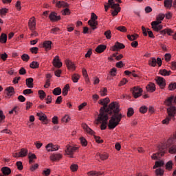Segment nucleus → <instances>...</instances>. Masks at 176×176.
I'll list each match as a JSON object with an SVG mask.
<instances>
[{
	"mask_svg": "<svg viewBox=\"0 0 176 176\" xmlns=\"http://www.w3.org/2000/svg\"><path fill=\"white\" fill-rule=\"evenodd\" d=\"M80 78V76L78 74H74L72 76V80L74 83H78V80Z\"/></svg>",
	"mask_w": 176,
	"mask_h": 176,
	"instance_id": "nucleus-39",
	"label": "nucleus"
},
{
	"mask_svg": "<svg viewBox=\"0 0 176 176\" xmlns=\"http://www.w3.org/2000/svg\"><path fill=\"white\" fill-rule=\"evenodd\" d=\"M79 150V147L76 146H71L67 144L66 146V148L65 149V155L70 156V157H74L72 155H74V152Z\"/></svg>",
	"mask_w": 176,
	"mask_h": 176,
	"instance_id": "nucleus-4",
	"label": "nucleus"
},
{
	"mask_svg": "<svg viewBox=\"0 0 176 176\" xmlns=\"http://www.w3.org/2000/svg\"><path fill=\"white\" fill-rule=\"evenodd\" d=\"M52 43L51 41H45L43 43V47L45 49L46 52H49V50H52Z\"/></svg>",
	"mask_w": 176,
	"mask_h": 176,
	"instance_id": "nucleus-18",
	"label": "nucleus"
},
{
	"mask_svg": "<svg viewBox=\"0 0 176 176\" xmlns=\"http://www.w3.org/2000/svg\"><path fill=\"white\" fill-rule=\"evenodd\" d=\"M45 149L47 152H56L60 149V146L57 144H53V143H50L45 146Z\"/></svg>",
	"mask_w": 176,
	"mask_h": 176,
	"instance_id": "nucleus-7",
	"label": "nucleus"
},
{
	"mask_svg": "<svg viewBox=\"0 0 176 176\" xmlns=\"http://www.w3.org/2000/svg\"><path fill=\"white\" fill-rule=\"evenodd\" d=\"M155 173L157 176H162L164 174V170L162 169V168H158L155 170Z\"/></svg>",
	"mask_w": 176,
	"mask_h": 176,
	"instance_id": "nucleus-41",
	"label": "nucleus"
},
{
	"mask_svg": "<svg viewBox=\"0 0 176 176\" xmlns=\"http://www.w3.org/2000/svg\"><path fill=\"white\" fill-rule=\"evenodd\" d=\"M30 68L32 69H36L37 68H39V63L38 61H32L30 65Z\"/></svg>",
	"mask_w": 176,
	"mask_h": 176,
	"instance_id": "nucleus-40",
	"label": "nucleus"
},
{
	"mask_svg": "<svg viewBox=\"0 0 176 176\" xmlns=\"http://www.w3.org/2000/svg\"><path fill=\"white\" fill-rule=\"evenodd\" d=\"M155 82L161 89L166 87V79L163 78V77H157Z\"/></svg>",
	"mask_w": 176,
	"mask_h": 176,
	"instance_id": "nucleus-12",
	"label": "nucleus"
},
{
	"mask_svg": "<svg viewBox=\"0 0 176 176\" xmlns=\"http://www.w3.org/2000/svg\"><path fill=\"white\" fill-rule=\"evenodd\" d=\"M166 170H168V171H171V170H173V161L170 160L168 161L166 165Z\"/></svg>",
	"mask_w": 176,
	"mask_h": 176,
	"instance_id": "nucleus-42",
	"label": "nucleus"
},
{
	"mask_svg": "<svg viewBox=\"0 0 176 176\" xmlns=\"http://www.w3.org/2000/svg\"><path fill=\"white\" fill-rule=\"evenodd\" d=\"M79 168V166H78V164H72L70 166V170L72 171V173H76V171H78Z\"/></svg>",
	"mask_w": 176,
	"mask_h": 176,
	"instance_id": "nucleus-43",
	"label": "nucleus"
},
{
	"mask_svg": "<svg viewBox=\"0 0 176 176\" xmlns=\"http://www.w3.org/2000/svg\"><path fill=\"white\" fill-rule=\"evenodd\" d=\"M34 145H35L36 149H41V148H42V146H43V143H42L39 141H37V142H34Z\"/></svg>",
	"mask_w": 176,
	"mask_h": 176,
	"instance_id": "nucleus-56",
	"label": "nucleus"
},
{
	"mask_svg": "<svg viewBox=\"0 0 176 176\" xmlns=\"http://www.w3.org/2000/svg\"><path fill=\"white\" fill-rule=\"evenodd\" d=\"M175 89H176V82L170 83L168 85V90L173 91V90H175Z\"/></svg>",
	"mask_w": 176,
	"mask_h": 176,
	"instance_id": "nucleus-61",
	"label": "nucleus"
},
{
	"mask_svg": "<svg viewBox=\"0 0 176 176\" xmlns=\"http://www.w3.org/2000/svg\"><path fill=\"white\" fill-rule=\"evenodd\" d=\"M104 35L105 36L107 39H111V38L112 36L111 34V30H107V31L104 32Z\"/></svg>",
	"mask_w": 176,
	"mask_h": 176,
	"instance_id": "nucleus-57",
	"label": "nucleus"
},
{
	"mask_svg": "<svg viewBox=\"0 0 176 176\" xmlns=\"http://www.w3.org/2000/svg\"><path fill=\"white\" fill-rule=\"evenodd\" d=\"M8 41V35L5 33H2L0 36V43H6Z\"/></svg>",
	"mask_w": 176,
	"mask_h": 176,
	"instance_id": "nucleus-34",
	"label": "nucleus"
},
{
	"mask_svg": "<svg viewBox=\"0 0 176 176\" xmlns=\"http://www.w3.org/2000/svg\"><path fill=\"white\" fill-rule=\"evenodd\" d=\"M65 61L67 68V69H69V71H72V72H74V71L76 69V65L71 60L66 59Z\"/></svg>",
	"mask_w": 176,
	"mask_h": 176,
	"instance_id": "nucleus-10",
	"label": "nucleus"
},
{
	"mask_svg": "<svg viewBox=\"0 0 176 176\" xmlns=\"http://www.w3.org/2000/svg\"><path fill=\"white\" fill-rule=\"evenodd\" d=\"M6 91L8 97H12L14 94V88L13 87H8L6 89Z\"/></svg>",
	"mask_w": 176,
	"mask_h": 176,
	"instance_id": "nucleus-25",
	"label": "nucleus"
},
{
	"mask_svg": "<svg viewBox=\"0 0 176 176\" xmlns=\"http://www.w3.org/2000/svg\"><path fill=\"white\" fill-rule=\"evenodd\" d=\"M87 175L88 176H100V175H102V173L101 172L91 170V171L87 173Z\"/></svg>",
	"mask_w": 176,
	"mask_h": 176,
	"instance_id": "nucleus-35",
	"label": "nucleus"
},
{
	"mask_svg": "<svg viewBox=\"0 0 176 176\" xmlns=\"http://www.w3.org/2000/svg\"><path fill=\"white\" fill-rule=\"evenodd\" d=\"M21 60H23V61H28L30 60V56L27 54H23L21 56Z\"/></svg>",
	"mask_w": 176,
	"mask_h": 176,
	"instance_id": "nucleus-52",
	"label": "nucleus"
},
{
	"mask_svg": "<svg viewBox=\"0 0 176 176\" xmlns=\"http://www.w3.org/2000/svg\"><path fill=\"white\" fill-rule=\"evenodd\" d=\"M28 27L30 31H35L36 28V21L35 20V18L34 16L31 17L29 19Z\"/></svg>",
	"mask_w": 176,
	"mask_h": 176,
	"instance_id": "nucleus-11",
	"label": "nucleus"
},
{
	"mask_svg": "<svg viewBox=\"0 0 176 176\" xmlns=\"http://www.w3.org/2000/svg\"><path fill=\"white\" fill-rule=\"evenodd\" d=\"M63 16H69L71 14V12L69 11V9L65 8L61 12Z\"/></svg>",
	"mask_w": 176,
	"mask_h": 176,
	"instance_id": "nucleus-54",
	"label": "nucleus"
},
{
	"mask_svg": "<svg viewBox=\"0 0 176 176\" xmlns=\"http://www.w3.org/2000/svg\"><path fill=\"white\" fill-rule=\"evenodd\" d=\"M96 156H98L100 160H107L108 157H109V154L104 153L103 154H97Z\"/></svg>",
	"mask_w": 176,
	"mask_h": 176,
	"instance_id": "nucleus-33",
	"label": "nucleus"
},
{
	"mask_svg": "<svg viewBox=\"0 0 176 176\" xmlns=\"http://www.w3.org/2000/svg\"><path fill=\"white\" fill-rule=\"evenodd\" d=\"M16 164L18 170L21 171V170H23V162H21V161H19V162H16Z\"/></svg>",
	"mask_w": 176,
	"mask_h": 176,
	"instance_id": "nucleus-59",
	"label": "nucleus"
},
{
	"mask_svg": "<svg viewBox=\"0 0 176 176\" xmlns=\"http://www.w3.org/2000/svg\"><path fill=\"white\" fill-rule=\"evenodd\" d=\"M38 93L40 100H43L46 97V93L43 90H38Z\"/></svg>",
	"mask_w": 176,
	"mask_h": 176,
	"instance_id": "nucleus-47",
	"label": "nucleus"
},
{
	"mask_svg": "<svg viewBox=\"0 0 176 176\" xmlns=\"http://www.w3.org/2000/svg\"><path fill=\"white\" fill-rule=\"evenodd\" d=\"M171 119L173 118L168 116L164 120L162 121V124H168Z\"/></svg>",
	"mask_w": 176,
	"mask_h": 176,
	"instance_id": "nucleus-51",
	"label": "nucleus"
},
{
	"mask_svg": "<svg viewBox=\"0 0 176 176\" xmlns=\"http://www.w3.org/2000/svg\"><path fill=\"white\" fill-rule=\"evenodd\" d=\"M167 113L169 118H171L173 120H175L176 116V107L175 106H170L167 108Z\"/></svg>",
	"mask_w": 176,
	"mask_h": 176,
	"instance_id": "nucleus-6",
	"label": "nucleus"
},
{
	"mask_svg": "<svg viewBox=\"0 0 176 176\" xmlns=\"http://www.w3.org/2000/svg\"><path fill=\"white\" fill-rule=\"evenodd\" d=\"M126 115H127L128 118H131V116H133V115H134V109H133L131 107L129 108Z\"/></svg>",
	"mask_w": 176,
	"mask_h": 176,
	"instance_id": "nucleus-50",
	"label": "nucleus"
},
{
	"mask_svg": "<svg viewBox=\"0 0 176 176\" xmlns=\"http://www.w3.org/2000/svg\"><path fill=\"white\" fill-rule=\"evenodd\" d=\"M109 3H110L111 9H113V10H119V12H120L121 8L120 5H119V3H115L113 0H109Z\"/></svg>",
	"mask_w": 176,
	"mask_h": 176,
	"instance_id": "nucleus-19",
	"label": "nucleus"
},
{
	"mask_svg": "<svg viewBox=\"0 0 176 176\" xmlns=\"http://www.w3.org/2000/svg\"><path fill=\"white\" fill-rule=\"evenodd\" d=\"M168 152H169V153H170V155H175V153H176V145H173L171 147H170L169 149H168Z\"/></svg>",
	"mask_w": 176,
	"mask_h": 176,
	"instance_id": "nucleus-48",
	"label": "nucleus"
},
{
	"mask_svg": "<svg viewBox=\"0 0 176 176\" xmlns=\"http://www.w3.org/2000/svg\"><path fill=\"white\" fill-rule=\"evenodd\" d=\"M82 127L83 130H85V131L86 133H87V134H90L91 135H94V131H93L91 129H90V127H89V126H87V124H82Z\"/></svg>",
	"mask_w": 176,
	"mask_h": 176,
	"instance_id": "nucleus-21",
	"label": "nucleus"
},
{
	"mask_svg": "<svg viewBox=\"0 0 176 176\" xmlns=\"http://www.w3.org/2000/svg\"><path fill=\"white\" fill-rule=\"evenodd\" d=\"M80 140V144L82 146H83L84 148H86V146H87V140H86V138H85V137H80L79 138Z\"/></svg>",
	"mask_w": 176,
	"mask_h": 176,
	"instance_id": "nucleus-31",
	"label": "nucleus"
},
{
	"mask_svg": "<svg viewBox=\"0 0 176 176\" xmlns=\"http://www.w3.org/2000/svg\"><path fill=\"white\" fill-rule=\"evenodd\" d=\"M164 6L166 9H171L173 8V0H164Z\"/></svg>",
	"mask_w": 176,
	"mask_h": 176,
	"instance_id": "nucleus-27",
	"label": "nucleus"
},
{
	"mask_svg": "<svg viewBox=\"0 0 176 176\" xmlns=\"http://www.w3.org/2000/svg\"><path fill=\"white\" fill-rule=\"evenodd\" d=\"M52 64L56 68H61L63 67V63L60 60V57L58 56L54 57Z\"/></svg>",
	"mask_w": 176,
	"mask_h": 176,
	"instance_id": "nucleus-14",
	"label": "nucleus"
},
{
	"mask_svg": "<svg viewBox=\"0 0 176 176\" xmlns=\"http://www.w3.org/2000/svg\"><path fill=\"white\" fill-rule=\"evenodd\" d=\"M55 6L58 9H61V8H68L69 5L64 1H58Z\"/></svg>",
	"mask_w": 176,
	"mask_h": 176,
	"instance_id": "nucleus-20",
	"label": "nucleus"
},
{
	"mask_svg": "<svg viewBox=\"0 0 176 176\" xmlns=\"http://www.w3.org/2000/svg\"><path fill=\"white\" fill-rule=\"evenodd\" d=\"M8 9L7 8H2L0 10V16H5L6 13H8Z\"/></svg>",
	"mask_w": 176,
	"mask_h": 176,
	"instance_id": "nucleus-63",
	"label": "nucleus"
},
{
	"mask_svg": "<svg viewBox=\"0 0 176 176\" xmlns=\"http://www.w3.org/2000/svg\"><path fill=\"white\" fill-rule=\"evenodd\" d=\"M151 28L153 31H155V32H159V31L163 30V25H161L160 23L154 21L151 23Z\"/></svg>",
	"mask_w": 176,
	"mask_h": 176,
	"instance_id": "nucleus-9",
	"label": "nucleus"
},
{
	"mask_svg": "<svg viewBox=\"0 0 176 176\" xmlns=\"http://www.w3.org/2000/svg\"><path fill=\"white\" fill-rule=\"evenodd\" d=\"M52 123L53 124H58V117H57L56 116H54L52 118Z\"/></svg>",
	"mask_w": 176,
	"mask_h": 176,
	"instance_id": "nucleus-64",
	"label": "nucleus"
},
{
	"mask_svg": "<svg viewBox=\"0 0 176 176\" xmlns=\"http://www.w3.org/2000/svg\"><path fill=\"white\" fill-rule=\"evenodd\" d=\"M26 86L29 89H32L34 87V78H28L26 79Z\"/></svg>",
	"mask_w": 176,
	"mask_h": 176,
	"instance_id": "nucleus-28",
	"label": "nucleus"
},
{
	"mask_svg": "<svg viewBox=\"0 0 176 176\" xmlns=\"http://www.w3.org/2000/svg\"><path fill=\"white\" fill-rule=\"evenodd\" d=\"M111 100H109V98H105L103 99H100L98 101V104L100 105H102L103 107L100 108V113L98 116V118L96 120L95 123L96 124H100L101 130H105L107 129V124H108V114L107 113V107L108 104H109V102Z\"/></svg>",
	"mask_w": 176,
	"mask_h": 176,
	"instance_id": "nucleus-2",
	"label": "nucleus"
},
{
	"mask_svg": "<svg viewBox=\"0 0 176 176\" xmlns=\"http://www.w3.org/2000/svg\"><path fill=\"white\" fill-rule=\"evenodd\" d=\"M127 38H128L129 41H135L136 39H138V34H134L132 35L128 34Z\"/></svg>",
	"mask_w": 176,
	"mask_h": 176,
	"instance_id": "nucleus-44",
	"label": "nucleus"
},
{
	"mask_svg": "<svg viewBox=\"0 0 176 176\" xmlns=\"http://www.w3.org/2000/svg\"><path fill=\"white\" fill-rule=\"evenodd\" d=\"M36 116H38V120L42 122L43 124H47L49 123V120H47V116L43 112L40 111L36 113Z\"/></svg>",
	"mask_w": 176,
	"mask_h": 176,
	"instance_id": "nucleus-8",
	"label": "nucleus"
},
{
	"mask_svg": "<svg viewBox=\"0 0 176 176\" xmlns=\"http://www.w3.org/2000/svg\"><path fill=\"white\" fill-rule=\"evenodd\" d=\"M1 172L4 175H10L12 173V170L8 166H4L1 168Z\"/></svg>",
	"mask_w": 176,
	"mask_h": 176,
	"instance_id": "nucleus-29",
	"label": "nucleus"
},
{
	"mask_svg": "<svg viewBox=\"0 0 176 176\" xmlns=\"http://www.w3.org/2000/svg\"><path fill=\"white\" fill-rule=\"evenodd\" d=\"M160 74L162 76H170V74H172L171 71H168L166 69L160 70Z\"/></svg>",
	"mask_w": 176,
	"mask_h": 176,
	"instance_id": "nucleus-32",
	"label": "nucleus"
},
{
	"mask_svg": "<svg viewBox=\"0 0 176 176\" xmlns=\"http://www.w3.org/2000/svg\"><path fill=\"white\" fill-rule=\"evenodd\" d=\"M148 65H151V67H156V58H151L148 61Z\"/></svg>",
	"mask_w": 176,
	"mask_h": 176,
	"instance_id": "nucleus-49",
	"label": "nucleus"
},
{
	"mask_svg": "<svg viewBox=\"0 0 176 176\" xmlns=\"http://www.w3.org/2000/svg\"><path fill=\"white\" fill-rule=\"evenodd\" d=\"M164 17H166V15L164 14L160 13L158 15H157L155 21L162 24V21L164 20Z\"/></svg>",
	"mask_w": 176,
	"mask_h": 176,
	"instance_id": "nucleus-30",
	"label": "nucleus"
},
{
	"mask_svg": "<svg viewBox=\"0 0 176 176\" xmlns=\"http://www.w3.org/2000/svg\"><path fill=\"white\" fill-rule=\"evenodd\" d=\"M63 123H69L71 122V116L68 114H65L61 119Z\"/></svg>",
	"mask_w": 176,
	"mask_h": 176,
	"instance_id": "nucleus-36",
	"label": "nucleus"
},
{
	"mask_svg": "<svg viewBox=\"0 0 176 176\" xmlns=\"http://www.w3.org/2000/svg\"><path fill=\"white\" fill-rule=\"evenodd\" d=\"M126 46H124V44L119 42H116L115 45L111 47V50L113 52H119V50L120 49H124Z\"/></svg>",
	"mask_w": 176,
	"mask_h": 176,
	"instance_id": "nucleus-15",
	"label": "nucleus"
},
{
	"mask_svg": "<svg viewBox=\"0 0 176 176\" xmlns=\"http://www.w3.org/2000/svg\"><path fill=\"white\" fill-rule=\"evenodd\" d=\"M165 60L168 63V61H171V54H166L164 56Z\"/></svg>",
	"mask_w": 176,
	"mask_h": 176,
	"instance_id": "nucleus-62",
	"label": "nucleus"
},
{
	"mask_svg": "<svg viewBox=\"0 0 176 176\" xmlns=\"http://www.w3.org/2000/svg\"><path fill=\"white\" fill-rule=\"evenodd\" d=\"M21 157H25L28 155V150L27 148H21L19 151Z\"/></svg>",
	"mask_w": 176,
	"mask_h": 176,
	"instance_id": "nucleus-37",
	"label": "nucleus"
},
{
	"mask_svg": "<svg viewBox=\"0 0 176 176\" xmlns=\"http://www.w3.org/2000/svg\"><path fill=\"white\" fill-rule=\"evenodd\" d=\"M97 19H98V16H97V14H96V13L94 12H91V19L89 20L97 21Z\"/></svg>",
	"mask_w": 176,
	"mask_h": 176,
	"instance_id": "nucleus-60",
	"label": "nucleus"
},
{
	"mask_svg": "<svg viewBox=\"0 0 176 176\" xmlns=\"http://www.w3.org/2000/svg\"><path fill=\"white\" fill-rule=\"evenodd\" d=\"M60 159H63V154L61 153H52L50 155L51 162H58Z\"/></svg>",
	"mask_w": 176,
	"mask_h": 176,
	"instance_id": "nucleus-13",
	"label": "nucleus"
},
{
	"mask_svg": "<svg viewBox=\"0 0 176 176\" xmlns=\"http://www.w3.org/2000/svg\"><path fill=\"white\" fill-rule=\"evenodd\" d=\"M49 18L51 21H58V20H61V16L58 15L56 12H51Z\"/></svg>",
	"mask_w": 176,
	"mask_h": 176,
	"instance_id": "nucleus-17",
	"label": "nucleus"
},
{
	"mask_svg": "<svg viewBox=\"0 0 176 176\" xmlns=\"http://www.w3.org/2000/svg\"><path fill=\"white\" fill-rule=\"evenodd\" d=\"M171 146V139H168L164 144L162 146V148L160 149V153H157L153 154L151 156V159L153 160H157L160 157H159V155H161V156H164V153H166L167 151V148H169V146Z\"/></svg>",
	"mask_w": 176,
	"mask_h": 176,
	"instance_id": "nucleus-3",
	"label": "nucleus"
},
{
	"mask_svg": "<svg viewBox=\"0 0 176 176\" xmlns=\"http://www.w3.org/2000/svg\"><path fill=\"white\" fill-rule=\"evenodd\" d=\"M54 96H60L61 94V88L56 87L52 91Z\"/></svg>",
	"mask_w": 176,
	"mask_h": 176,
	"instance_id": "nucleus-46",
	"label": "nucleus"
},
{
	"mask_svg": "<svg viewBox=\"0 0 176 176\" xmlns=\"http://www.w3.org/2000/svg\"><path fill=\"white\" fill-rule=\"evenodd\" d=\"M68 90H69V85L67 84L62 90L63 96H67V94H68Z\"/></svg>",
	"mask_w": 176,
	"mask_h": 176,
	"instance_id": "nucleus-45",
	"label": "nucleus"
},
{
	"mask_svg": "<svg viewBox=\"0 0 176 176\" xmlns=\"http://www.w3.org/2000/svg\"><path fill=\"white\" fill-rule=\"evenodd\" d=\"M131 91H132V95L133 96L134 98H138L139 97H141V96H142L143 90L141 87L138 86V87H134L133 88H132Z\"/></svg>",
	"mask_w": 176,
	"mask_h": 176,
	"instance_id": "nucleus-5",
	"label": "nucleus"
},
{
	"mask_svg": "<svg viewBox=\"0 0 176 176\" xmlns=\"http://www.w3.org/2000/svg\"><path fill=\"white\" fill-rule=\"evenodd\" d=\"M99 94L101 97H105L108 94V89L106 87H103L100 90Z\"/></svg>",
	"mask_w": 176,
	"mask_h": 176,
	"instance_id": "nucleus-38",
	"label": "nucleus"
},
{
	"mask_svg": "<svg viewBox=\"0 0 176 176\" xmlns=\"http://www.w3.org/2000/svg\"><path fill=\"white\" fill-rule=\"evenodd\" d=\"M174 102V96H170L165 101H164V104L166 107H172L173 103Z\"/></svg>",
	"mask_w": 176,
	"mask_h": 176,
	"instance_id": "nucleus-24",
	"label": "nucleus"
},
{
	"mask_svg": "<svg viewBox=\"0 0 176 176\" xmlns=\"http://www.w3.org/2000/svg\"><path fill=\"white\" fill-rule=\"evenodd\" d=\"M119 108L120 106L118 102H112L106 109L107 116L108 113H112V112L114 113L111 117L108 123L109 130H113V129L119 126L122 118H124V115H123L122 113H119L120 111V109Z\"/></svg>",
	"mask_w": 176,
	"mask_h": 176,
	"instance_id": "nucleus-1",
	"label": "nucleus"
},
{
	"mask_svg": "<svg viewBox=\"0 0 176 176\" xmlns=\"http://www.w3.org/2000/svg\"><path fill=\"white\" fill-rule=\"evenodd\" d=\"M116 30L120 32H127V28L125 26H118Z\"/></svg>",
	"mask_w": 176,
	"mask_h": 176,
	"instance_id": "nucleus-53",
	"label": "nucleus"
},
{
	"mask_svg": "<svg viewBox=\"0 0 176 176\" xmlns=\"http://www.w3.org/2000/svg\"><path fill=\"white\" fill-rule=\"evenodd\" d=\"M88 25L91 27V30H97V25H98V21H88Z\"/></svg>",
	"mask_w": 176,
	"mask_h": 176,
	"instance_id": "nucleus-22",
	"label": "nucleus"
},
{
	"mask_svg": "<svg viewBox=\"0 0 176 176\" xmlns=\"http://www.w3.org/2000/svg\"><path fill=\"white\" fill-rule=\"evenodd\" d=\"M146 89L148 93H154V91H156V85L153 82H148L146 87Z\"/></svg>",
	"mask_w": 176,
	"mask_h": 176,
	"instance_id": "nucleus-16",
	"label": "nucleus"
},
{
	"mask_svg": "<svg viewBox=\"0 0 176 176\" xmlns=\"http://www.w3.org/2000/svg\"><path fill=\"white\" fill-rule=\"evenodd\" d=\"M164 166V161L160 160L155 162V165L153 166V169L159 168V167H163Z\"/></svg>",
	"mask_w": 176,
	"mask_h": 176,
	"instance_id": "nucleus-26",
	"label": "nucleus"
},
{
	"mask_svg": "<svg viewBox=\"0 0 176 176\" xmlns=\"http://www.w3.org/2000/svg\"><path fill=\"white\" fill-rule=\"evenodd\" d=\"M107 50V45H99L96 47L95 51L96 53H103Z\"/></svg>",
	"mask_w": 176,
	"mask_h": 176,
	"instance_id": "nucleus-23",
	"label": "nucleus"
},
{
	"mask_svg": "<svg viewBox=\"0 0 176 176\" xmlns=\"http://www.w3.org/2000/svg\"><path fill=\"white\" fill-rule=\"evenodd\" d=\"M31 53L33 54H38V50H39V48L38 47H33L30 49Z\"/></svg>",
	"mask_w": 176,
	"mask_h": 176,
	"instance_id": "nucleus-55",
	"label": "nucleus"
},
{
	"mask_svg": "<svg viewBox=\"0 0 176 176\" xmlns=\"http://www.w3.org/2000/svg\"><path fill=\"white\" fill-rule=\"evenodd\" d=\"M148 111V107L146 106H142L140 108V112L141 113H146Z\"/></svg>",
	"mask_w": 176,
	"mask_h": 176,
	"instance_id": "nucleus-58",
	"label": "nucleus"
}]
</instances>
